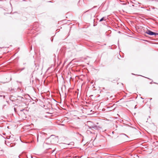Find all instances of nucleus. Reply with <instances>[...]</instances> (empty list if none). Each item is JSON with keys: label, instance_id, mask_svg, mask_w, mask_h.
I'll return each mask as SVG.
<instances>
[{"label": "nucleus", "instance_id": "obj_11", "mask_svg": "<svg viewBox=\"0 0 158 158\" xmlns=\"http://www.w3.org/2000/svg\"><path fill=\"white\" fill-rule=\"evenodd\" d=\"M152 81H152L150 83V84H152Z\"/></svg>", "mask_w": 158, "mask_h": 158}, {"label": "nucleus", "instance_id": "obj_23", "mask_svg": "<svg viewBox=\"0 0 158 158\" xmlns=\"http://www.w3.org/2000/svg\"><path fill=\"white\" fill-rule=\"evenodd\" d=\"M89 158H90V157Z\"/></svg>", "mask_w": 158, "mask_h": 158}, {"label": "nucleus", "instance_id": "obj_9", "mask_svg": "<svg viewBox=\"0 0 158 158\" xmlns=\"http://www.w3.org/2000/svg\"><path fill=\"white\" fill-rule=\"evenodd\" d=\"M96 24H95L94 23L93 26H95L96 25Z\"/></svg>", "mask_w": 158, "mask_h": 158}, {"label": "nucleus", "instance_id": "obj_14", "mask_svg": "<svg viewBox=\"0 0 158 158\" xmlns=\"http://www.w3.org/2000/svg\"><path fill=\"white\" fill-rule=\"evenodd\" d=\"M132 75H135V74H134L133 73H132Z\"/></svg>", "mask_w": 158, "mask_h": 158}, {"label": "nucleus", "instance_id": "obj_7", "mask_svg": "<svg viewBox=\"0 0 158 158\" xmlns=\"http://www.w3.org/2000/svg\"><path fill=\"white\" fill-rule=\"evenodd\" d=\"M103 20H105L104 19V17H103L102 18L99 20V22H102Z\"/></svg>", "mask_w": 158, "mask_h": 158}, {"label": "nucleus", "instance_id": "obj_18", "mask_svg": "<svg viewBox=\"0 0 158 158\" xmlns=\"http://www.w3.org/2000/svg\"><path fill=\"white\" fill-rule=\"evenodd\" d=\"M118 33H120V31H118Z\"/></svg>", "mask_w": 158, "mask_h": 158}, {"label": "nucleus", "instance_id": "obj_17", "mask_svg": "<svg viewBox=\"0 0 158 158\" xmlns=\"http://www.w3.org/2000/svg\"><path fill=\"white\" fill-rule=\"evenodd\" d=\"M156 83V84H158V83Z\"/></svg>", "mask_w": 158, "mask_h": 158}, {"label": "nucleus", "instance_id": "obj_12", "mask_svg": "<svg viewBox=\"0 0 158 158\" xmlns=\"http://www.w3.org/2000/svg\"><path fill=\"white\" fill-rule=\"evenodd\" d=\"M135 108H135H136V106H135V108Z\"/></svg>", "mask_w": 158, "mask_h": 158}, {"label": "nucleus", "instance_id": "obj_20", "mask_svg": "<svg viewBox=\"0 0 158 158\" xmlns=\"http://www.w3.org/2000/svg\"><path fill=\"white\" fill-rule=\"evenodd\" d=\"M120 2H122L121 1V0H120Z\"/></svg>", "mask_w": 158, "mask_h": 158}, {"label": "nucleus", "instance_id": "obj_21", "mask_svg": "<svg viewBox=\"0 0 158 158\" xmlns=\"http://www.w3.org/2000/svg\"><path fill=\"white\" fill-rule=\"evenodd\" d=\"M19 158H20V157H19V156L18 157Z\"/></svg>", "mask_w": 158, "mask_h": 158}, {"label": "nucleus", "instance_id": "obj_1", "mask_svg": "<svg viewBox=\"0 0 158 158\" xmlns=\"http://www.w3.org/2000/svg\"><path fill=\"white\" fill-rule=\"evenodd\" d=\"M146 33L150 35H158V33L152 31H151L148 29L147 31L145 32Z\"/></svg>", "mask_w": 158, "mask_h": 158}, {"label": "nucleus", "instance_id": "obj_3", "mask_svg": "<svg viewBox=\"0 0 158 158\" xmlns=\"http://www.w3.org/2000/svg\"><path fill=\"white\" fill-rule=\"evenodd\" d=\"M89 117H94L96 116L97 115V114L95 113H94L92 114V113H89Z\"/></svg>", "mask_w": 158, "mask_h": 158}, {"label": "nucleus", "instance_id": "obj_16", "mask_svg": "<svg viewBox=\"0 0 158 158\" xmlns=\"http://www.w3.org/2000/svg\"><path fill=\"white\" fill-rule=\"evenodd\" d=\"M150 100H152V98H150Z\"/></svg>", "mask_w": 158, "mask_h": 158}, {"label": "nucleus", "instance_id": "obj_22", "mask_svg": "<svg viewBox=\"0 0 158 158\" xmlns=\"http://www.w3.org/2000/svg\"><path fill=\"white\" fill-rule=\"evenodd\" d=\"M87 158H89V157H87Z\"/></svg>", "mask_w": 158, "mask_h": 158}, {"label": "nucleus", "instance_id": "obj_19", "mask_svg": "<svg viewBox=\"0 0 158 158\" xmlns=\"http://www.w3.org/2000/svg\"><path fill=\"white\" fill-rule=\"evenodd\" d=\"M70 147H71V148H72V147L70 146Z\"/></svg>", "mask_w": 158, "mask_h": 158}, {"label": "nucleus", "instance_id": "obj_8", "mask_svg": "<svg viewBox=\"0 0 158 158\" xmlns=\"http://www.w3.org/2000/svg\"><path fill=\"white\" fill-rule=\"evenodd\" d=\"M138 75V76H141L143 77V76H141V75ZM143 77H145V78H148V79H149V80H151L150 79V78H149L147 77H143Z\"/></svg>", "mask_w": 158, "mask_h": 158}, {"label": "nucleus", "instance_id": "obj_6", "mask_svg": "<svg viewBox=\"0 0 158 158\" xmlns=\"http://www.w3.org/2000/svg\"><path fill=\"white\" fill-rule=\"evenodd\" d=\"M74 144V143L73 142H70L69 143L67 144L68 145H73Z\"/></svg>", "mask_w": 158, "mask_h": 158}, {"label": "nucleus", "instance_id": "obj_4", "mask_svg": "<svg viewBox=\"0 0 158 158\" xmlns=\"http://www.w3.org/2000/svg\"><path fill=\"white\" fill-rule=\"evenodd\" d=\"M52 138H53V139H57V138L54 135H52L50 137V139H51Z\"/></svg>", "mask_w": 158, "mask_h": 158}, {"label": "nucleus", "instance_id": "obj_15", "mask_svg": "<svg viewBox=\"0 0 158 158\" xmlns=\"http://www.w3.org/2000/svg\"><path fill=\"white\" fill-rule=\"evenodd\" d=\"M23 110H21V111H23Z\"/></svg>", "mask_w": 158, "mask_h": 158}, {"label": "nucleus", "instance_id": "obj_10", "mask_svg": "<svg viewBox=\"0 0 158 158\" xmlns=\"http://www.w3.org/2000/svg\"><path fill=\"white\" fill-rule=\"evenodd\" d=\"M30 156L31 157V158H33V157H32V156L30 155Z\"/></svg>", "mask_w": 158, "mask_h": 158}, {"label": "nucleus", "instance_id": "obj_2", "mask_svg": "<svg viewBox=\"0 0 158 158\" xmlns=\"http://www.w3.org/2000/svg\"><path fill=\"white\" fill-rule=\"evenodd\" d=\"M93 128L95 129H98V126L93 123V122L91 121H89V129Z\"/></svg>", "mask_w": 158, "mask_h": 158}, {"label": "nucleus", "instance_id": "obj_5", "mask_svg": "<svg viewBox=\"0 0 158 158\" xmlns=\"http://www.w3.org/2000/svg\"><path fill=\"white\" fill-rule=\"evenodd\" d=\"M93 83H94V82L93 81H92L90 82V84H89V87L91 86V87H92L93 86V87L92 88V89H93L94 88H95V87L94 86V84H93Z\"/></svg>", "mask_w": 158, "mask_h": 158}, {"label": "nucleus", "instance_id": "obj_13", "mask_svg": "<svg viewBox=\"0 0 158 158\" xmlns=\"http://www.w3.org/2000/svg\"><path fill=\"white\" fill-rule=\"evenodd\" d=\"M92 112V110H91L90 111V112Z\"/></svg>", "mask_w": 158, "mask_h": 158}]
</instances>
